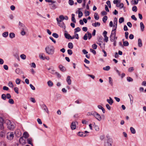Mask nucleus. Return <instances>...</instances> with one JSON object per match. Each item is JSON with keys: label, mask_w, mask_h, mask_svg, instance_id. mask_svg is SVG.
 <instances>
[{"label": "nucleus", "mask_w": 146, "mask_h": 146, "mask_svg": "<svg viewBox=\"0 0 146 146\" xmlns=\"http://www.w3.org/2000/svg\"><path fill=\"white\" fill-rule=\"evenodd\" d=\"M54 48L53 46H47L45 48V50L47 54L49 55H52L54 52Z\"/></svg>", "instance_id": "nucleus-1"}, {"label": "nucleus", "mask_w": 146, "mask_h": 146, "mask_svg": "<svg viewBox=\"0 0 146 146\" xmlns=\"http://www.w3.org/2000/svg\"><path fill=\"white\" fill-rule=\"evenodd\" d=\"M14 137V133L13 132H9L7 134V138L9 140H12Z\"/></svg>", "instance_id": "nucleus-2"}, {"label": "nucleus", "mask_w": 146, "mask_h": 146, "mask_svg": "<svg viewBox=\"0 0 146 146\" xmlns=\"http://www.w3.org/2000/svg\"><path fill=\"white\" fill-rule=\"evenodd\" d=\"M56 20L57 21L58 25V26L62 28L65 27V25L62 21L61 20H59V19L58 18H56Z\"/></svg>", "instance_id": "nucleus-3"}, {"label": "nucleus", "mask_w": 146, "mask_h": 146, "mask_svg": "<svg viewBox=\"0 0 146 146\" xmlns=\"http://www.w3.org/2000/svg\"><path fill=\"white\" fill-rule=\"evenodd\" d=\"M8 128L10 130H13L15 128V125L13 123L10 121L7 124Z\"/></svg>", "instance_id": "nucleus-4"}, {"label": "nucleus", "mask_w": 146, "mask_h": 146, "mask_svg": "<svg viewBox=\"0 0 146 146\" xmlns=\"http://www.w3.org/2000/svg\"><path fill=\"white\" fill-rule=\"evenodd\" d=\"M112 139L108 138L107 140V142L105 143L104 146H112Z\"/></svg>", "instance_id": "nucleus-5"}, {"label": "nucleus", "mask_w": 146, "mask_h": 146, "mask_svg": "<svg viewBox=\"0 0 146 146\" xmlns=\"http://www.w3.org/2000/svg\"><path fill=\"white\" fill-rule=\"evenodd\" d=\"M94 117H95L99 121H100L102 120V117L96 111V112H95V114Z\"/></svg>", "instance_id": "nucleus-6"}, {"label": "nucleus", "mask_w": 146, "mask_h": 146, "mask_svg": "<svg viewBox=\"0 0 146 146\" xmlns=\"http://www.w3.org/2000/svg\"><path fill=\"white\" fill-rule=\"evenodd\" d=\"M4 119L3 118L0 117V129L2 130L4 129V127L3 125V121Z\"/></svg>", "instance_id": "nucleus-7"}, {"label": "nucleus", "mask_w": 146, "mask_h": 146, "mask_svg": "<svg viewBox=\"0 0 146 146\" xmlns=\"http://www.w3.org/2000/svg\"><path fill=\"white\" fill-rule=\"evenodd\" d=\"M76 123H77V122L76 121L73 122L71 123L70 127L72 129L74 130L76 128Z\"/></svg>", "instance_id": "nucleus-8"}, {"label": "nucleus", "mask_w": 146, "mask_h": 146, "mask_svg": "<svg viewBox=\"0 0 146 146\" xmlns=\"http://www.w3.org/2000/svg\"><path fill=\"white\" fill-rule=\"evenodd\" d=\"M16 73L19 75H21L22 74H23V72L19 68H17L15 70Z\"/></svg>", "instance_id": "nucleus-9"}, {"label": "nucleus", "mask_w": 146, "mask_h": 146, "mask_svg": "<svg viewBox=\"0 0 146 146\" xmlns=\"http://www.w3.org/2000/svg\"><path fill=\"white\" fill-rule=\"evenodd\" d=\"M32 139L31 137H30L27 139V142L28 143L31 145L32 146H33V144L32 143Z\"/></svg>", "instance_id": "nucleus-10"}, {"label": "nucleus", "mask_w": 146, "mask_h": 146, "mask_svg": "<svg viewBox=\"0 0 146 146\" xmlns=\"http://www.w3.org/2000/svg\"><path fill=\"white\" fill-rule=\"evenodd\" d=\"M60 70L62 72H64L66 70L65 68L62 65H60L59 66Z\"/></svg>", "instance_id": "nucleus-11"}, {"label": "nucleus", "mask_w": 146, "mask_h": 146, "mask_svg": "<svg viewBox=\"0 0 146 146\" xmlns=\"http://www.w3.org/2000/svg\"><path fill=\"white\" fill-rule=\"evenodd\" d=\"M109 99H107V101L111 105H112L113 103V101L110 97H109Z\"/></svg>", "instance_id": "nucleus-12"}, {"label": "nucleus", "mask_w": 146, "mask_h": 146, "mask_svg": "<svg viewBox=\"0 0 146 146\" xmlns=\"http://www.w3.org/2000/svg\"><path fill=\"white\" fill-rule=\"evenodd\" d=\"M114 34H115V35H114L113 36V35H110V40L111 41V42H113V41H114V40H115V36H116V33H115V32H114Z\"/></svg>", "instance_id": "nucleus-13"}, {"label": "nucleus", "mask_w": 146, "mask_h": 146, "mask_svg": "<svg viewBox=\"0 0 146 146\" xmlns=\"http://www.w3.org/2000/svg\"><path fill=\"white\" fill-rule=\"evenodd\" d=\"M66 81L68 85H70L71 83V80L70 79V76H68L66 78Z\"/></svg>", "instance_id": "nucleus-14"}, {"label": "nucleus", "mask_w": 146, "mask_h": 146, "mask_svg": "<svg viewBox=\"0 0 146 146\" xmlns=\"http://www.w3.org/2000/svg\"><path fill=\"white\" fill-rule=\"evenodd\" d=\"M143 46L142 40L141 39L139 38L138 39V46L139 47H141Z\"/></svg>", "instance_id": "nucleus-15"}, {"label": "nucleus", "mask_w": 146, "mask_h": 146, "mask_svg": "<svg viewBox=\"0 0 146 146\" xmlns=\"http://www.w3.org/2000/svg\"><path fill=\"white\" fill-rule=\"evenodd\" d=\"M41 107L46 112H47L48 111V108L44 104H42L41 106Z\"/></svg>", "instance_id": "nucleus-16"}, {"label": "nucleus", "mask_w": 146, "mask_h": 146, "mask_svg": "<svg viewBox=\"0 0 146 146\" xmlns=\"http://www.w3.org/2000/svg\"><path fill=\"white\" fill-rule=\"evenodd\" d=\"M78 135L79 136L82 137H85L86 136V135H85V133L80 131H79L78 132Z\"/></svg>", "instance_id": "nucleus-17"}, {"label": "nucleus", "mask_w": 146, "mask_h": 146, "mask_svg": "<svg viewBox=\"0 0 146 146\" xmlns=\"http://www.w3.org/2000/svg\"><path fill=\"white\" fill-rule=\"evenodd\" d=\"M49 5H50V7L51 9H54L56 8V6L53 4H49Z\"/></svg>", "instance_id": "nucleus-18"}, {"label": "nucleus", "mask_w": 146, "mask_h": 146, "mask_svg": "<svg viewBox=\"0 0 146 146\" xmlns=\"http://www.w3.org/2000/svg\"><path fill=\"white\" fill-rule=\"evenodd\" d=\"M5 135V131H3L0 132V136L2 137H4Z\"/></svg>", "instance_id": "nucleus-19"}, {"label": "nucleus", "mask_w": 146, "mask_h": 146, "mask_svg": "<svg viewBox=\"0 0 146 146\" xmlns=\"http://www.w3.org/2000/svg\"><path fill=\"white\" fill-rule=\"evenodd\" d=\"M128 96L129 97L131 104H132V103H133V97L132 95L130 94H128Z\"/></svg>", "instance_id": "nucleus-20"}, {"label": "nucleus", "mask_w": 146, "mask_h": 146, "mask_svg": "<svg viewBox=\"0 0 146 146\" xmlns=\"http://www.w3.org/2000/svg\"><path fill=\"white\" fill-rule=\"evenodd\" d=\"M75 14H72V18L71 20L74 23H76V20L75 18Z\"/></svg>", "instance_id": "nucleus-21"}, {"label": "nucleus", "mask_w": 146, "mask_h": 146, "mask_svg": "<svg viewBox=\"0 0 146 146\" xmlns=\"http://www.w3.org/2000/svg\"><path fill=\"white\" fill-rule=\"evenodd\" d=\"M140 27L141 31H143L144 29L145 28V26L144 25L143 22H141L140 23Z\"/></svg>", "instance_id": "nucleus-22"}, {"label": "nucleus", "mask_w": 146, "mask_h": 146, "mask_svg": "<svg viewBox=\"0 0 146 146\" xmlns=\"http://www.w3.org/2000/svg\"><path fill=\"white\" fill-rule=\"evenodd\" d=\"M64 36L67 39H69L71 38V36L68 33H65Z\"/></svg>", "instance_id": "nucleus-23"}, {"label": "nucleus", "mask_w": 146, "mask_h": 146, "mask_svg": "<svg viewBox=\"0 0 146 146\" xmlns=\"http://www.w3.org/2000/svg\"><path fill=\"white\" fill-rule=\"evenodd\" d=\"M23 135L24 137L26 139L28 138L29 137V135L27 132H24Z\"/></svg>", "instance_id": "nucleus-24"}, {"label": "nucleus", "mask_w": 146, "mask_h": 146, "mask_svg": "<svg viewBox=\"0 0 146 146\" xmlns=\"http://www.w3.org/2000/svg\"><path fill=\"white\" fill-rule=\"evenodd\" d=\"M9 36L11 38H12L15 37V35L13 33H11L9 34Z\"/></svg>", "instance_id": "nucleus-25"}, {"label": "nucleus", "mask_w": 146, "mask_h": 146, "mask_svg": "<svg viewBox=\"0 0 146 146\" xmlns=\"http://www.w3.org/2000/svg\"><path fill=\"white\" fill-rule=\"evenodd\" d=\"M68 47L70 49H72L73 47V44L71 42H69L68 44Z\"/></svg>", "instance_id": "nucleus-26"}, {"label": "nucleus", "mask_w": 146, "mask_h": 146, "mask_svg": "<svg viewBox=\"0 0 146 146\" xmlns=\"http://www.w3.org/2000/svg\"><path fill=\"white\" fill-rule=\"evenodd\" d=\"M100 23L99 22H96L95 23H93L92 24V25L95 27H96L97 26H100Z\"/></svg>", "instance_id": "nucleus-27"}, {"label": "nucleus", "mask_w": 146, "mask_h": 146, "mask_svg": "<svg viewBox=\"0 0 146 146\" xmlns=\"http://www.w3.org/2000/svg\"><path fill=\"white\" fill-rule=\"evenodd\" d=\"M98 14L97 13H95L94 14V17L96 20H98L99 18V16H98Z\"/></svg>", "instance_id": "nucleus-28"}, {"label": "nucleus", "mask_w": 146, "mask_h": 146, "mask_svg": "<svg viewBox=\"0 0 146 146\" xmlns=\"http://www.w3.org/2000/svg\"><path fill=\"white\" fill-rule=\"evenodd\" d=\"M130 130L131 133L133 134H135L136 133L135 129L132 127H131L130 128Z\"/></svg>", "instance_id": "nucleus-29"}, {"label": "nucleus", "mask_w": 146, "mask_h": 146, "mask_svg": "<svg viewBox=\"0 0 146 146\" xmlns=\"http://www.w3.org/2000/svg\"><path fill=\"white\" fill-rule=\"evenodd\" d=\"M81 29L79 27H78L74 29V34L76 33L79 32L80 31Z\"/></svg>", "instance_id": "nucleus-30"}, {"label": "nucleus", "mask_w": 146, "mask_h": 146, "mask_svg": "<svg viewBox=\"0 0 146 146\" xmlns=\"http://www.w3.org/2000/svg\"><path fill=\"white\" fill-rule=\"evenodd\" d=\"M47 84L48 86L50 87H52L53 85V82L50 80H49L47 82Z\"/></svg>", "instance_id": "nucleus-31"}, {"label": "nucleus", "mask_w": 146, "mask_h": 146, "mask_svg": "<svg viewBox=\"0 0 146 146\" xmlns=\"http://www.w3.org/2000/svg\"><path fill=\"white\" fill-rule=\"evenodd\" d=\"M123 45L124 46H127L129 45V43L127 41H123Z\"/></svg>", "instance_id": "nucleus-32"}, {"label": "nucleus", "mask_w": 146, "mask_h": 146, "mask_svg": "<svg viewBox=\"0 0 146 146\" xmlns=\"http://www.w3.org/2000/svg\"><path fill=\"white\" fill-rule=\"evenodd\" d=\"M8 35V32H5L3 33V36L4 37H7Z\"/></svg>", "instance_id": "nucleus-33"}, {"label": "nucleus", "mask_w": 146, "mask_h": 146, "mask_svg": "<svg viewBox=\"0 0 146 146\" xmlns=\"http://www.w3.org/2000/svg\"><path fill=\"white\" fill-rule=\"evenodd\" d=\"M124 18L123 17H121L119 18V23H121L124 21Z\"/></svg>", "instance_id": "nucleus-34"}, {"label": "nucleus", "mask_w": 146, "mask_h": 146, "mask_svg": "<svg viewBox=\"0 0 146 146\" xmlns=\"http://www.w3.org/2000/svg\"><path fill=\"white\" fill-rule=\"evenodd\" d=\"M110 66H107L105 67H104L103 68V70H104L108 71V70H109L110 69Z\"/></svg>", "instance_id": "nucleus-35"}, {"label": "nucleus", "mask_w": 146, "mask_h": 146, "mask_svg": "<svg viewBox=\"0 0 146 146\" xmlns=\"http://www.w3.org/2000/svg\"><path fill=\"white\" fill-rule=\"evenodd\" d=\"M108 19L107 16H104L102 19V21L104 23H105Z\"/></svg>", "instance_id": "nucleus-36"}, {"label": "nucleus", "mask_w": 146, "mask_h": 146, "mask_svg": "<svg viewBox=\"0 0 146 146\" xmlns=\"http://www.w3.org/2000/svg\"><path fill=\"white\" fill-rule=\"evenodd\" d=\"M8 102L11 104H14V102L13 99L10 98L8 101Z\"/></svg>", "instance_id": "nucleus-37"}, {"label": "nucleus", "mask_w": 146, "mask_h": 146, "mask_svg": "<svg viewBox=\"0 0 146 146\" xmlns=\"http://www.w3.org/2000/svg\"><path fill=\"white\" fill-rule=\"evenodd\" d=\"M117 19L116 17H115L113 20V23L114 25H117Z\"/></svg>", "instance_id": "nucleus-38"}, {"label": "nucleus", "mask_w": 146, "mask_h": 146, "mask_svg": "<svg viewBox=\"0 0 146 146\" xmlns=\"http://www.w3.org/2000/svg\"><path fill=\"white\" fill-rule=\"evenodd\" d=\"M137 7L135 6L132 7V10L134 12H136L137 11Z\"/></svg>", "instance_id": "nucleus-39"}, {"label": "nucleus", "mask_w": 146, "mask_h": 146, "mask_svg": "<svg viewBox=\"0 0 146 146\" xmlns=\"http://www.w3.org/2000/svg\"><path fill=\"white\" fill-rule=\"evenodd\" d=\"M83 15L82 12L81 11H78V17L80 18Z\"/></svg>", "instance_id": "nucleus-40"}, {"label": "nucleus", "mask_w": 146, "mask_h": 146, "mask_svg": "<svg viewBox=\"0 0 146 146\" xmlns=\"http://www.w3.org/2000/svg\"><path fill=\"white\" fill-rule=\"evenodd\" d=\"M121 0H115L113 1V3L114 4H117V3H120Z\"/></svg>", "instance_id": "nucleus-41"}, {"label": "nucleus", "mask_w": 146, "mask_h": 146, "mask_svg": "<svg viewBox=\"0 0 146 146\" xmlns=\"http://www.w3.org/2000/svg\"><path fill=\"white\" fill-rule=\"evenodd\" d=\"M67 52L68 54L70 55H71L73 53L71 49H68Z\"/></svg>", "instance_id": "nucleus-42"}, {"label": "nucleus", "mask_w": 146, "mask_h": 146, "mask_svg": "<svg viewBox=\"0 0 146 146\" xmlns=\"http://www.w3.org/2000/svg\"><path fill=\"white\" fill-rule=\"evenodd\" d=\"M1 98L4 100H5L6 99V95L5 94H3L1 95Z\"/></svg>", "instance_id": "nucleus-43"}, {"label": "nucleus", "mask_w": 146, "mask_h": 146, "mask_svg": "<svg viewBox=\"0 0 146 146\" xmlns=\"http://www.w3.org/2000/svg\"><path fill=\"white\" fill-rule=\"evenodd\" d=\"M87 33L88 35V39H90L92 36V35L88 31H87Z\"/></svg>", "instance_id": "nucleus-44"}, {"label": "nucleus", "mask_w": 146, "mask_h": 146, "mask_svg": "<svg viewBox=\"0 0 146 146\" xmlns=\"http://www.w3.org/2000/svg\"><path fill=\"white\" fill-rule=\"evenodd\" d=\"M117 5L116 6L118 7H120V8H122L123 7H124V4L123 3H120V4L119 5V6L117 5Z\"/></svg>", "instance_id": "nucleus-45"}, {"label": "nucleus", "mask_w": 146, "mask_h": 146, "mask_svg": "<svg viewBox=\"0 0 146 146\" xmlns=\"http://www.w3.org/2000/svg\"><path fill=\"white\" fill-rule=\"evenodd\" d=\"M52 36L54 38H58L59 36L58 35L55 33H53V34H52Z\"/></svg>", "instance_id": "nucleus-46"}, {"label": "nucleus", "mask_w": 146, "mask_h": 146, "mask_svg": "<svg viewBox=\"0 0 146 146\" xmlns=\"http://www.w3.org/2000/svg\"><path fill=\"white\" fill-rule=\"evenodd\" d=\"M19 25L21 26L23 28H26V27H25L24 25L22 23H21V22L20 21L19 22Z\"/></svg>", "instance_id": "nucleus-47"}, {"label": "nucleus", "mask_w": 146, "mask_h": 146, "mask_svg": "<svg viewBox=\"0 0 146 146\" xmlns=\"http://www.w3.org/2000/svg\"><path fill=\"white\" fill-rule=\"evenodd\" d=\"M68 3L70 5H72L74 4V2L73 0H69Z\"/></svg>", "instance_id": "nucleus-48"}, {"label": "nucleus", "mask_w": 146, "mask_h": 146, "mask_svg": "<svg viewBox=\"0 0 146 146\" xmlns=\"http://www.w3.org/2000/svg\"><path fill=\"white\" fill-rule=\"evenodd\" d=\"M20 57H21V59L23 60H25L26 58V55L23 54H21L20 56Z\"/></svg>", "instance_id": "nucleus-49"}, {"label": "nucleus", "mask_w": 146, "mask_h": 146, "mask_svg": "<svg viewBox=\"0 0 146 146\" xmlns=\"http://www.w3.org/2000/svg\"><path fill=\"white\" fill-rule=\"evenodd\" d=\"M8 86L10 87L13 88V85L12 82L11 81H9L8 84Z\"/></svg>", "instance_id": "nucleus-50"}, {"label": "nucleus", "mask_w": 146, "mask_h": 146, "mask_svg": "<svg viewBox=\"0 0 146 146\" xmlns=\"http://www.w3.org/2000/svg\"><path fill=\"white\" fill-rule=\"evenodd\" d=\"M14 90L15 92L17 94H18L19 93V89L17 87H15L14 88Z\"/></svg>", "instance_id": "nucleus-51"}, {"label": "nucleus", "mask_w": 146, "mask_h": 146, "mask_svg": "<svg viewBox=\"0 0 146 146\" xmlns=\"http://www.w3.org/2000/svg\"><path fill=\"white\" fill-rule=\"evenodd\" d=\"M127 80L129 82H132L133 81V79L130 77L127 78Z\"/></svg>", "instance_id": "nucleus-52"}, {"label": "nucleus", "mask_w": 146, "mask_h": 146, "mask_svg": "<svg viewBox=\"0 0 146 146\" xmlns=\"http://www.w3.org/2000/svg\"><path fill=\"white\" fill-rule=\"evenodd\" d=\"M21 81V80L19 78H17L16 79L15 82L16 84H20Z\"/></svg>", "instance_id": "nucleus-53"}, {"label": "nucleus", "mask_w": 146, "mask_h": 146, "mask_svg": "<svg viewBox=\"0 0 146 146\" xmlns=\"http://www.w3.org/2000/svg\"><path fill=\"white\" fill-rule=\"evenodd\" d=\"M106 3L108 5L110 8L111 7V3L109 0L107 1L106 2Z\"/></svg>", "instance_id": "nucleus-54"}, {"label": "nucleus", "mask_w": 146, "mask_h": 146, "mask_svg": "<svg viewBox=\"0 0 146 146\" xmlns=\"http://www.w3.org/2000/svg\"><path fill=\"white\" fill-rule=\"evenodd\" d=\"M22 29L23 30L21 32V35H24L26 34L25 32L24 31V28H22Z\"/></svg>", "instance_id": "nucleus-55"}, {"label": "nucleus", "mask_w": 146, "mask_h": 146, "mask_svg": "<svg viewBox=\"0 0 146 146\" xmlns=\"http://www.w3.org/2000/svg\"><path fill=\"white\" fill-rule=\"evenodd\" d=\"M134 70L133 67H130L128 68V71L130 72H131Z\"/></svg>", "instance_id": "nucleus-56"}, {"label": "nucleus", "mask_w": 146, "mask_h": 146, "mask_svg": "<svg viewBox=\"0 0 146 146\" xmlns=\"http://www.w3.org/2000/svg\"><path fill=\"white\" fill-rule=\"evenodd\" d=\"M85 16H88L90 15V12L88 11H85Z\"/></svg>", "instance_id": "nucleus-57"}, {"label": "nucleus", "mask_w": 146, "mask_h": 146, "mask_svg": "<svg viewBox=\"0 0 146 146\" xmlns=\"http://www.w3.org/2000/svg\"><path fill=\"white\" fill-rule=\"evenodd\" d=\"M92 48L94 49H96L97 48V45L96 44H93L92 45Z\"/></svg>", "instance_id": "nucleus-58"}, {"label": "nucleus", "mask_w": 146, "mask_h": 146, "mask_svg": "<svg viewBox=\"0 0 146 146\" xmlns=\"http://www.w3.org/2000/svg\"><path fill=\"white\" fill-rule=\"evenodd\" d=\"M6 98L9 99L11 98V96L10 94L7 93L6 95Z\"/></svg>", "instance_id": "nucleus-59"}, {"label": "nucleus", "mask_w": 146, "mask_h": 146, "mask_svg": "<svg viewBox=\"0 0 146 146\" xmlns=\"http://www.w3.org/2000/svg\"><path fill=\"white\" fill-rule=\"evenodd\" d=\"M107 14V13L104 11H103L101 12V15L103 16L106 15Z\"/></svg>", "instance_id": "nucleus-60"}, {"label": "nucleus", "mask_w": 146, "mask_h": 146, "mask_svg": "<svg viewBox=\"0 0 146 146\" xmlns=\"http://www.w3.org/2000/svg\"><path fill=\"white\" fill-rule=\"evenodd\" d=\"M125 38L127 39L128 38V35H129V33L127 32H125Z\"/></svg>", "instance_id": "nucleus-61"}, {"label": "nucleus", "mask_w": 146, "mask_h": 146, "mask_svg": "<svg viewBox=\"0 0 146 146\" xmlns=\"http://www.w3.org/2000/svg\"><path fill=\"white\" fill-rule=\"evenodd\" d=\"M55 74L57 76V77L58 78H60L61 77V76L60 74H59L57 72H55Z\"/></svg>", "instance_id": "nucleus-62"}, {"label": "nucleus", "mask_w": 146, "mask_h": 146, "mask_svg": "<svg viewBox=\"0 0 146 146\" xmlns=\"http://www.w3.org/2000/svg\"><path fill=\"white\" fill-rule=\"evenodd\" d=\"M90 52L93 53L94 54H96V51L92 49V48H90Z\"/></svg>", "instance_id": "nucleus-63"}, {"label": "nucleus", "mask_w": 146, "mask_h": 146, "mask_svg": "<svg viewBox=\"0 0 146 146\" xmlns=\"http://www.w3.org/2000/svg\"><path fill=\"white\" fill-rule=\"evenodd\" d=\"M106 107L109 110H111V107L109 104H107L106 105Z\"/></svg>", "instance_id": "nucleus-64"}]
</instances>
